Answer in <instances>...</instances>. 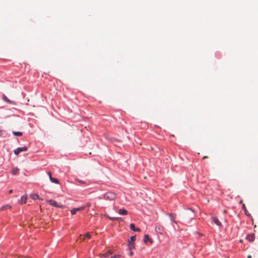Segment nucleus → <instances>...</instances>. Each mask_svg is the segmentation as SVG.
Instances as JSON below:
<instances>
[{
	"mask_svg": "<svg viewBox=\"0 0 258 258\" xmlns=\"http://www.w3.org/2000/svg\"><path fill=\"white\" fill-rule=\"evenodd\" d=\"M212 221L217 226H221V222L219 221V220L216 217H212Z\"/></svg>",
	"mask_w": 258,
	"mask_h": 258,
	"instance_id": "nucleus-5",
	"label": "nucleus"
},
{
	"mask_svg": "<svg viewBox=\"0 0 258 258\" xmlns=\"http://www.w3.org/2000/svg\"><path fill=\"white\" fill-rule=\"evenodd\" d=\"M90 206H91L90 203H88V204H87V207H90Z\"/></svg>",
	"mask_w": 258,
	"mask_h": 258,
	"instance_id": "nucleus-29",
	"label": "nucleus"
},
{
	"mask_svg": "<svg viewBox=\"0 0 258 258\" xmlns=\"http://www.w3.org/2000/svg\"><path fill=\"white\" fill-rule=\"evenodd\" d=\"M47 174L48 175L49 177V179H50V177H52V176H51V172H48L47 173Z\"/></svg>",
	"mask_w": 258,
	"mask_h": 258,
	"instance_id": "nucleus-27",
	"label": "nucleus"
},
{
	"mask_svg": "<svg viewBox=\"0 0 258 258\" xmlns=\"http://www.w3.org/2000/svg\"><path fill=\"white\" fill-rule=\"evenodd\" d=\"M107 218L108 219H109L110 220H120V218H117V217H110L109 216L107 217Z\"/></svg>",
	"mask_w": 258,
	"mask_h": 258,
	"instance_id": "nucleus-19",
	"label": "nucleus"
},
{
	"mask_svg": "<svg viewBox=\"0 0 258 258\" xmlns=\"http://www.w3.org/2000/svg\"><path fill=\"white\" fill-rule=\"evenodd\" d=\"M47 202L51 206H54V207H58V208H64V206L62 205H58V203L54 201V200H48L47 201Z\"/></svg>",
	"mask_w": 258,
	"mask_h": 258,
	"instance_id": "nucleus-3",
	"label": "nucleus"
},
{
	"mask_svg": "<svg viewBox=\"0 0 258 258\" xmlns=\"http://www.w3.org/2000/svg\"><path fill=\"white\" fill-rule=\"evenodd\" d=\"M71 214L72 215H75L77 213V211H76V210H75V208L73 209L71 211Z\"/></svg>",
	"mask_w": 258,
	"mask_h": 258,
	"instance_id": "nucleus-23",
	"label": "nucleus"
},
{
	"mask_svg": "<svg viewBox=\"0 0 258 258\" xmlns=\"http://www.w3.org/2000/svg\"><path fill=\"white\" fill-rule=\"evenodd\" d=\"M136 240V236H133L130 237V239L128 240V243H134Z\"/></svg>",
	"mask_w": 258,
	"mask_h": 258,
	"instance_id": "nucleus-16",
	"label": "nucleus"
},
{
	"mask_svg": "<svg viewBox=\"0 0 258 258\" xmlns=\"http://www.w3.org/2000/svg\"><path fill=\"white\" fill-rule=\"evenodd\" d=\"M134 254V252L132 250H130V252L128 253V255L130 256H132Z\"/></svg>",
	"mask_w": 258,
	"mask_h": 258,
	"instance_id": "nucleus-25",
	"label": "nucleus"
},
{
	"mask_svg": "<svg viewBox=\"0 0 258 258\" xmlns=\"http://www.w3.org/2000/svg\"><path fill=\"white\" fill-rule=\"evenodd\" d=\"M2 134V131L0 130V135Z\"/></svg>",
	"mask_w": 258,
	"mask_h": 258,
	"instance_id": "nucleus-33",
	"label": "nucleus"
},
{
	"mask_svg": "<svg viewBox=\"0 0 258 258\" xmlns=\"http://www.w3.org/2000/svg\"><path fill=\"white\" fill-rule=\"evenodd\" d=\"M242 209L243 210H244V212H245L246 211V208H245V205L244 204H243L242 205Z\"/></svg>",
	"mask_w": 258,
	"mask_h": 258,
	"instance_id": "nucleus-26",
	"label": "nucleus"
},
{
	"mask_svg": "<svg viewBox=\"0 0 258 258\" xmlns=\"http://www.w3.org/2000/svg\"><path fill=\"white\" fill-rule=\"evenodd\" d=\"M85 238H91V234L89 232H87V233H86L85 235Z\"/></svg>",
	"mask_w": 258,
	"mask_h": 258,
	"instance_id": "nucleus-22",
	"label": "nucleus"
},
{
	"mask_svg": "<svg viewBox=\"0 0 258 258\" xmlns=\"http://www.w3.org/2000/svg\"><path fill=\"white\" fill-rule=\"evenodd\" d=\"M247 239L250 242L253 241L254 240V235L253 234H248L246 236Z\"/></svg>",
	"mask_w": 258,
	"mask_h": 258,
	"instance_id": "nucleus-7",
	"label": "nucleus"
},
{
	"mask_svg": "<svg viewBox=\"0 0 258 258\" xmlns=\"http://www.w3.org/2000/svg\"><path fill=\"white\" fill-rule=\"evenodd\" d=\"M13 134L14 135L19 137L22 136L23 135V133L21 132H13Z\"/></svg>",
	"mask_w": 258,
	"mask_h": 258,
	"instance_id": "nucleus-13",
	"label": "nucleus"
},
{
	"mask_svg": "<svg viewBox=\"0 0 258 258\" xmlns=\"http://www.w3.org/2000/svg\"><path fill=\"white\" fill-rule=\"evenodd\" d=\"M208 158V157L206 156H204V157H203V159H206V158Z\"/></svg>",
	"mask_w": 258,
	"mask_h": 258,
	"instance_id": "nucleus-32",
	"label": "nucleus"
},
{
	"mask_svg": "<svg viewBox=\"0 0 258 258\" xmlns=\"http://www.w3.org/2000/svg\"><path fill=\"white\" fill-rule=\"evenodd\" d=\"M118 213L120 215H125L127 214V211L124 209H120L118 210Z\"/></svg>",
	"mask_w": 258,
	"mask_h": 258,
	"instance_id": "nucleus-10",
	"label": "nucleus"
},
{
	"mask_svg": "<svg viewBox=\"0 0 258 258\" xmlns=\"http://www.w3.org/2000/svg\"><path fill=\"white\" fill-rule=\"evenodd\" d=\"M150 239V238L148 236V235H144V242L145 243H147L148 241H149Z\"/></svg>",
	"mask_w": 258,
	"mask_h": 258,
	"instance_id": "nucleus-17",
	"label": "nucleus"
},
{
	"mask_svg": "<svg viewBox=\"0 0 258 258\" xmlns=\"http://www.w3.org/2000/svg\"><path fill=\"white\" fill-rule=\"evenodd\" d=\"M11 206L9 205H5V206H4L3 207H1V211H4V210H7V209H11Z\"/></svg>",
	"mask_w": 258,
	"mask_h": 258,
	"instance_id": "nucleus-12",
	"label": "nucleus"
},
{
	"mask_svg": "<svg viewBox=\"0 0 258 258\" xmlns=\"http://www.w3.org/2000/svg\"><path fill=\"white\" fill-rule=\"evenodd\" d=\"M75 210H76V211H81L82 210H83L84 209H85V207H81L80 208H75Z\"/></svg>",
	"mask_w": 258,
	"mask_h": 258,
	"instance_id": "nucleus-20",
	"label": "nucleus"
},
{
	"mask_svg": "<svg viewBox=\"0 0 258 258\" xmlns=\"http://www.w3.org/2000/svg\"><path fill=\"white\" fill-rule=\"evenodd\" d=\"M27 199V198L26 196H23L21 197L20 201H19V203L21 204L26 203Z\"/></svg>",
	"mask_w": 258,
	"mask_h": 258,
	"instance_id": "nucleus-9",
	"label": "nucleus"
},
{
	"mask_svg": "<svg viewBox=\"0 0 258 258\" xmlns=\"http://www.w3.org/2000/svg\"><path fill=\"white\" fill-rule=\"evenodd\" d=\"M112 253V251H108L107 252H106V253H104L103 255L104 256V257H107L109 254H111Z\"/></svg>",
	"mask_w": 258,
	"mask_h": 258,
	"instance_id": "nucleus-21",
	"label": "nucleus"
},
{
	"mask_svg": "<svg viewBox=\"0 0 258 258\" xmlns=\"http://www.w3.org/2000/svg\"><path fill=\"white\" fill-rule=\"evenodd\" d=\"M242 201H240L239 203H242Z\"/></svg>",
	"mask_w": 258,
	"mask_h": 258,
	"instance_id": "nucleus-35",
	"label": "nucleus"
},
{
	"mask_svg": "<svg viewBox=\"0 0 258 258\" xmlns=\"http://www.w3.org/2000/svg\"><path fill=\"white\" fill-rule=\"evenodd\" d=\"M245 214L246 215V213H247V211H246L245 212H244Z\"/></svg>",
	"mask_w": 258,
	"mask_h": 258,
	"instance_id": "nucleus-34",
	"label": "nucleus"
},
{
	"mask_svg": "<svg viewBox=\"0 0 258 258\" xmlns=\"http://www.w3.org/2000/svg\"><path fill=\"white\" fill-rule=\"evenodd\" d=\"M18 172H19V169L17 168H13L11 171L12 173L14 175H16V174H18Z\"/></svg>",
	"mask_w": 258,
	"mask_h": 258,
	"instance_id": "nucleus-14",
	"label": "nucleus"
},
{
	"mask_svg": "<svg viewBox=\"0 0 258 258\" xmlns=\"http://www.w3.org/2000/svg\"><path fill=\"white\" fill-rule=\"evenodd\" d=\"M9 192L10 194H11L13 192V190L12 189H10L9 190Z\"/></svg>",
	"mask_w": 258,
	"mask_h": 258,
	"instance_id": "nucleus-28",
	"label": "nucleus"
},
{
	"mask_svg": "<svg viewBox=\"0 0 258 258\" xmlns=\"http://www.w3.org/2000/svg\"><path fill=\"white\" fill-rule=\"evenodd\" d=\"M85 237H84L82 238V240L84 241V240H85Z\"/></svg>",
	"mask_w": 258,
	"mask_h": 258,
	"instance_id": "nucleus-31",
	"label": "nucleus"
},
{
	"mask_svg": "<svg viewBox=\"0 0 258 258\" xmlns=\"http://www.w3.org/2000/svg\"><path fill=\"white\" fill-rule=\"evenodd\" d=\"M135 248L134 243H128V249L129 250H132Z\"/></svg>",
	"mask_w": 258,
	"mask_h": 258,
	"instance_id": "nucleus-11",
	"label": "nucleus"
},
{
	"mask_svg": "<svg viewBox=\"0 0 258 258\" xmlns=\"http://www.w3.org/2000/svg\"><path fill=\"white\" fill-rule=\"evenodd\" d=\"M155 230L157 232L162 234L163 231V227L161 225L157 226L155 228Z\"/></svg>",
	"mask_w": 258,
	"mask_h": 258,
	"instance_id": "nucleus-4",
	"label": "nucleus"
},
{
	"mask_svg": "<svg viewBox=\"0 0 258 258\" xmlns=\"http://www.w3.org/2000/svg\"><path fill=\"white\" fill-rule=\"evenodd\" d=\"M247 258H251V256L250 255H248L247 256Z\"/></svg>",
	"mask_w": 258,
	"mask_h": 258,
	"instance_id": "nucleus-30",
	"label": "nucleus"
},
{
	"mask_svg": "<svg viewBox=\"0 0 258 258\" xmlns=\"http://www.w3.org/2000/svg\"><path fill=\"white\" fill-rule=\"evenodd\" d=\"M121 256L120 254H117L114 255L113 256H111V258H121Z\"/></svg>",
	"mask_w": 258,
	"mask_h": 258,
	"instance_id": "nucleus-24",
	"label": "nucleus"
},
{
	"mask_svg": "<svg viewBox=\"0 0 258 258\" xmlns=\"http://www.w3.org/2000/svg\"><path fill=\"white\" fill-rule=\"evenodd\" d=\"M3 99L5 101H6L10 104H15L12 101H11L10 99H9V98L4 94L3 95Z\"/></svg>",
	"mask_w": 258,
	"mask_h": 258,
	"instance_id": "nucleus-8",
	"label": "nucleus"
},
{
	"mask_svg": "<svg viewBox=\"0 0 258 258\" xmlns=\"http://www.w3.org/2000/svg\"><path fill=\"white\" fill-rule=\"evenodd\" d=\"M27 150V147L24 146L22 147H19V148H17L16 149H15L14 151V152L16 155H18L20 152H25Z\"/></svg>",
	"mask_w": 258,
	"mask_h": 258,
	"instance_id": "nucleus-2",
	"label": "nucleus"
},
{
	"mask_svg": "<svg viewBox=\"0 0 258 258\" xmlns=\"http://www.w3.org/2000/svg\"><path fill=\"white\" fill-rule=\"evenodd\" d=\"M51 182L55 183L56 184H58L59 183L58 180L55 178L50 177V179Z\"/></svg>",
	"mask_w": 258,
	"mask_h": 258,
	"instance_id": "nucleus-15",
	"label": "nucleus"
},
{
	"mask_svg": "<svg viewBox=\"0 0 258 258\" xmlns=\"http://www.w3.org/2000/svg\"><path fill=\"white\" fill-rule=\"evenodd\" d=\"M130 228L134 231H138V232H139L141 231L140 229L139 228H136L135 227V224H133V223H131L130 225Z\"/></svg>",
	"mask_w": 258,
	"mask_h": 258,
	"instance_id": "nucleus-6",
	"label": "nucleus"
},
{
	"mask_svg": "<svg viewBox=\"0 0 258 258\" xmlns=\"http://www.w3.org/2000/svg\"><path fill=\"white\" fill-rule=\"evenodd\" d=\"M31 198L33 200L38 199H39V196L38 195L36 194H34L31 195Z\"/></svg>",
	"mask_w": 258,
	"mask_h": 258,
	"instance_id": "nucleus-18",
	"label": "nucleus"
},
{
	"mask_svg": "<svg viewBox=\"0 0 258 258\" xmlns=\"http://www.w3.org/2000/svg\"><path fill=\"white\" fill-rule=\"evenodd\" d=\"M104 199L106 200H114L116 198V195L114 192L108 191L106 192L104 196Z\"/></svg>",
	"mask_w": 258,
	"mask_h": 258,
	"instance_id": "nucleus-1",
	"label": "nucleus"
}]
</instances>
